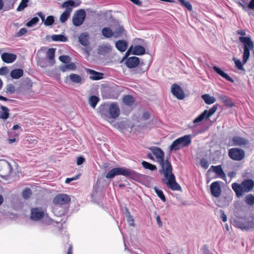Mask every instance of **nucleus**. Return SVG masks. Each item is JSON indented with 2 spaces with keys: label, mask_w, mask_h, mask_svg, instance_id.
Here are the masks:
<instances>
[{
  "label": "nucleus",
  "mask_w": 254,
  "mask_h": 254,
  "mask_svg": "<svg viewBox=\"0 0 254 254\" xmlns=\"http://www.w3.org/2000/svg\"><path fill=\"white\" fill-rule=\"evenodd\" d=\"M156 157L157 162L161 167L159 170L160 173L164 174V178L162 181L166 184L168 188L172 190H181V186L176 182L174 174L172 173L173 169L171 163L168 159L164 160V153L159 147L153 146L149 148Z\"/></svg>",
  "instance_id": "obj_1"
},
{
  "label": "nucleus",
  "mask_w": 254,
  "mask_h": 254,
  "mask_svg": "<svg viewBox=\"0 0 254 254\" xmlns=\"http://www.w3.org/2000/svg\"><path fill=\"white\" fill-rule=\"evenodd\" d=\"M239 40L244 45L243 61L242 62L236 58H234L233 60L236 67L239 70L245 71L243 65L248 61L250 57V51L254 48V45L250 37L241 36L239 37Z\"/></svg>",
  "instance_id": "obj_2"
},
{
  "label": "nucleus",
  "mask_w": 254,
  "mask_h": 254,
  "mask_svg": "<svg viewBox=\"0 0 254 254\" xmlns=\"http://www.w3.org/2000/svg\"><path fill=\"white\" fill-rule=\"evenodd\" d=\"M117 175H123L126 177L135 180L139 177L140 174L131 169L124 167H116L108 172L106 175V178L112 179Z\"/></svg>",
  "instance_id": "obj_3"
},
{
  "label": "nucleus",
  "mask_w": 254,
  "mask_h": 254,
  "mask_svg": "<svg viewBox=\"0 0 254 254\" xmlns=\"http://www.w3.org/2000/svg\"><path fill=\"white\" fill-rule=\"evenodd\" d=\"M254 186V181L248 179L243 181L241 184L233 183L232 185L233 190L238 197L242 196L245 192L250 191Z\"/></svg>",
  "instance_id": "obj_4"
},
{
  "label": "nucleus",
  "mask_w": 254,
  "mask_h": 254,
  "mask_svg": "<svg viewBox=\"0 0 254 254\" xmlns=\"http://www.w3.org/2000/svg\"><path fill=\"white\" fill-rule=\"evenodd\" d=\"M191 142L190 135H185L175 139L170 146V149L174 151L179 150L182 147L189 146Z\"/></svg>",
  "instance_id": "obj_5"
},
{
  "label": "nucleus",
  "mask_w": 254,
  "mask_h": 254,
  "mask_svg": "<svg viewBox=\"0 0 254 254\" xmlns=\"http://www.w3.org/2000/svg\"><path fill=\"white\" fill-rule=\"evenodd\" d=\"M235 225L242 230L249 231L254 229V218L249 217L239 219L235 221Z\"/></svg>",
  "instance_id": "obj_6"
},
{
  "label": "nucleus",
  "mask_w": 254,
  "mask_h": 254,
  "mask_svg": "<svg viewBox=\"0 0 254 254\" xmlns=\"http://www.w3.org/2000/svg\"><path fill=\"white\" fill-rule=\"evenodd\" d=\"M108 113L109 116L104 113H101L102 116L105 119L117 118L120 115V108L116 103L111 104L108 108Z\"/></svg>",
  "instance_id": "obj_7"
},
{
  "label": "nucleus",
  "mask_w": 254,
  "mask_h": 254,
  "mask_svg": "<svg viewBox=\"0 0 254 254\" xmlns=\"http://www.w3.org/2000/svg\"><path fill=\"white\" fill-rule=\"evenodd\" d=\"M228 155L233 160L241 161L245 157V152L241 148H232L229 150Z\"/></svg>",
  "instance_id": "obj_8"
},
{
  "label": "nucleus",
  "mask_w": 254,
  "mask_h": 254,
  "mask_svg": "<svg viewBox=\"0 0 254 254\" xmlns=\"http://www.w3.org/2000/svg\"><path fill=\"white\" fill-rule=\"evenodd\" d=\"M86 17V12L83 9L77 10L72 17V23L75 26L82 24Z\"/></svg>",
  "instance_id": "obj_9"
},
{
  "label": "nucleus",
  "mask_w": 254,
  "mask_h": 254,
  "mask_svg": "<svg viewBox=\"0 0 254 254\" xmlns=\"http://www.w3.org/2000/svg\"><path fill=\"white\" fill-rule=\"evenodd\" d=\"M70 201V197L65 194H60L56 195L54 199L53 202L55 205H60L61 206H64Z\"/></svg>",
  "instance_id": "obj_10"
},
{
  "label": "nucleus",
  "mask_w": 254,
  "mask_h": 254,
  "mask_svg": "<svg viewBox=\"0 0 254 254\" xmlns=\"http://www.w3.org/2000/svg\"><path fill=\"white\" fill-rule=\"evenodd\" d=\"M125 64L129 68H134L138 65L139 66H142L144 64L142 62H140L139 59L138 57L134 56L127 58L126 60Z\"/></svg>",
  "instance_id": "obj_11"
},
{
  "label": "nucleus",
  "mask_w": 254,
  "mask_h": 254,
  "mask_svg": "<svg viewBox=\"0 0 254 254\" xmlns=\"http://www.w3.org/2000/svg\"><path fill=\"white\" fill-rule=\"evenodd\" d=\"M171 92L178 99L182 100L185 97V93L181 87L178 84H173L171 86Z\"/></svg>",
  "instance_id": "obj_12"
},
{
  "label": "nucleus",
  "mask_w": 254,
  "mask_h": 254,
  "mask_svg": "<svg viewBox=\"0 0 254 254\" xmlns=\"http://www.w3.org/2000/svg\"><path fill=\"white\" fill-rule=\"evenodd\" d=\"M219 183L218 181L214 182L210 186L211 193L215 198L219 197L221 194V189Z\"/></svg>",
  "instance_id": "obj_13"
},
{
  "label": "nucleus",
  "mask_w": 254,
  "mask_h": 254,
  "mask_svg": "<svg viewBox=\"0 0 254 254\" xmlns=\"http://www.w3.org/2000/svg\"><path fill=\"white\" fill-rule=\"evenodd\" d=\"M44 216V212L43 210L39 208H34L31 210V220L38 221L41 219Z\"/></svg>",
  "instance_id": "obj_14"
},
{
  "label": "nucleus",
  "mask_w": 254,
  "mask_h": 254,
  "mask_svg": "<svg viewBox=\"0 0 254 254\" xmlns=\"http://www.w3.org/2000/svg\"><path fill=\"white\" fill-rule=\"evenodd\" d=\"M2 61L6 64H10L14 62L17 59V56L12 53H3L1 55Z\"/></svg>",
  "instance_id": "obj_15"
},
{
  "label": "nucleus",
  "mask_w": 254,
  "mask_h": 254,
  "mask_svg": "<svg viewBox=\"0 0 254 254\" xmlns=\"http://www.w3.org/2000/svg\"><path fill=\"white\" fill-rule=\"evenodd\" d=\"M53 212L56 216L61 217L66 213L67 208L65 206L54 204L53 207Z\"/></svg>",
  "instance_id": "obj_16"
},
{
  "label": "nucleus",
  "mask_w": 254,
  "mask_h": 254,
  "mask_svg": "<svg viewBox=\"0 0 254 254\" xmlns=\"http://www.w3.org/2000/svg\"><path fill=\"white\" fill-rule=\"evenodd\" d=\"M232 141L234 145L240 146L246 145L249 142L248 139L239 136L233 137Z\"/></svg>",
  "instance_id": "obj_17"
},
{
  "label": "nucleus",
  "mask_w": 254,
  "mask_h": 254,
  "mask_svg": "<svg viewBox=\"0 0 254 254\" xmlns=\"http://www.w3.org/2000/svg\"><path fill=\"white\" fill-rule=\"evenodd\" d=\"M0 166L3 168V174L4 176L9 175L12 170V168L10 163L6 161L3 160L0 163Z\"/></svg>",
  "instance_id": "obj_18"
},
{
  "label": "nucleus",
  "mask_w": 254,
  "mask_h": 254,
  "mask_svg": "<svg viewBox=\"0 0 254 254\" xmlns=\"http://www.w3.org/2000/svg\"><path fill=\"white\" fill-rule=\"evenodd\" d=\"M89 35L87 32H83L78 37V41L83 46H87L89 44Z\"/></svg>",
  "instance_id": "obj_19"
},
{
  "label": "nucleus",
  "mask_w": 254,
  "mask_h": 254,
  "mask_svg": "<svg viewBox=\"0 0 254 254\" xmlns=\"http://www.w3.org/2000/svg\"><path fill=\"white\" fill-rule=\"evenodd\" d=\"M112 46L109 44H103L98 47L97 53L101 55H104L111 51Z\"/></svg>",
  "instance_id": "obj_20"
},
{
  "label": "nucleus",
  "mask_w": 254,
  "mask_h": 254,
  "mask_svg": "<svg viewBox=\"0 0 254 254\" xmlns=\"http://www.w3.org/2000/svg\"><path fill=\"white\" fill-rule=\"evenodd\" d=\"M214 201L215 204L220 207L219 209L216 208L215 209V214L219 218L222 219V209H221L222 207V201L219 199V197H217L215 198Z\"/></svg>",
  "instance_id": "obj_21"
},
{
  "label": "nucleus",
  "mask_w": 254,
  "mask_h": 254,
  "mask_svg": "<svg viewBox=\"0 0 254 254\" xmlns=\"http://www.w3.org/2000/svg\"><path fill=\"white\" fill-rule=\"evenodd\" d=\"M69 78L71 81L74 84L80 85L83 82L81 76L75 73L70 74L69 75Z\"/></svg>",
  "instance_id": "obj_22"
},
{
  "label": "nucleus",
  "mask_w": 254,
  "mask_h": 254,
  "mask_svg": "<svg viewBox=\"0 0 254 254\" xmlns=\"http://www.w3.org/2000/svg\"><path fill=\"white\" fill-rule=\"evenodd\" d=\"M55 49L53 48L49 49L47 52V57L50 61V65L51 66L55 63Z\"/></svg>",
  "instance_id": "obj_23"
},
{
  "label": "nucleus",
  "mask_w": 254,
  "mask_h": 254,
  "mask_svg": "<svg viewBox=\"0 0 254 254\" xmlns=\"http://www.w3.org/2000/svg\"><path fill=\"white\" fill-rule=\"evenodd\" d=\"M116 47L120 52H125L127 48V43L124 40H119L116 43Z\"/></svg>",
  "instance_id": "obj_24"
},
{
  "label": "nucleus",
  "mask_w": 254,
  "mask_h": 254,
  "mask_svg": "<svg viewBox=\"0 0 254 254\" xmlns=\"http://www.w3.org/2000/svg\"><path fill=\"white\" fill-rule=\"evenodd\" d=\"M208 173L213 172L219 177H222V165L218 166H211L208 170Z\"/></svg>",
  "instance_id": "obj_25"
},
{
  "label": "nucleus",
  "mask_w": 254,
  "mask_h": 254,
  "mask_svg": "<svg viewBox=\"0 0 254 254\" xmlns=\"http://www.w3.org/2000/svg\"><path fill=\"white\" fill-rule=\"evenodd\" d=\"M88 72L92 75L90 76V78L94 80H100L103 78V74L100 72H98L92 69H88Z\"/></svg>",
  "instance_id": "obj_26"
},
{
  "label": "nucleus",
  "mask_w": 254,
  "mask_h": 254,
  "mask_svg": "<svg viewBox=\"0 0 254 254\" xmlns=\"http://www.w3.org/2000/svg\"><path fill=\"white\" fill-rule=\"evenodd\" d=\"M132 54L134 55H142L145 53V48L140 45L135 46L133 48Z\"/></svg>",
  "instance_id": "obj_27"
},
{
  "label": "nucleus",
  "mask_w": 254,
  "mask_h": 254,
  "mask_svg": "<svg viewBox=\"0 0 254 254\" xmlns=\"http://www.w3.org/2000/svg\"><path fill=\"white\" fill-rule=\"evenodd\" d=\"M10 76L13 79H18L23 74V70L22 69H14L11 71Z\"/></svg>",
  "instance_id": "obj_28"
},
{
  "label": "nucleus",
  "mask_w": 254,
  "mask_h": 254,
  "mask_svg": "<svg viewBox=\"0 0 254 254\" xmlns=\"http://www.w3.org/2000/svg\"><path fill=\"white\" fill-rule=\"evenodd\" d=\"M71 11V8H66L65 11L61 15L60 17V20L62 23H64L66 21H67Z\"/></svg>",
  "instance_id": "obj_29"
},
{
  "label": "nucleus",
  "mask_w": 254,
  "mask_h": 254,
  "mask_svg": "<svg viewBox=\"0 0 254 254\" xmlns=\"http://www.w3.org/2000/svg\"><path fill=\"white\" fill-rule=\"evenodd\" d=\"M0 109L1 111H0V119L4 120L8 119L9 118V109L5 106H1L0 107Z\"/></svg>",
  "instance_id": "obj_30"
},
{
  "label": "nucleus",
  "mask_w": 254,
  "mask_h": 254,
  "mask_svg": "<svg viewBox=\"0 0 254 254\" xmlns=\"http://www.w3.org/2000/svg\"><path fill=\"white\" fill-rule=\"evenodd\" d=\"M102 34L106 38H110L114 36L113 30L108 27H104L102 29Z\"/></svg>",
  "instance_id": "obj_31"
},
{
  "label": "nucleus",
  "mask_w": 254,
  "mask_h": 254,
  "mask_svg": "<svg viewBox=\"0 0 254 254\" xmlns=\"http://www.w3.org/2000/svg\"><path fill=\"white\" fill-rule=\"evenodd\" d=\"M201 98L204 100V102L208 105L212 104L216 101V99L214 97L210 96L208 94L202 95L201 96Z\"/></svg>",
  "instance_id": "obj_32"
},
{
  "label": "nucleus",
  "mask_w": 254,
  "mask_h": 254,
  "mask_svg": "<svg viewBox=\"0 0 254 254\" xmlns=\"http://www.w3.org/2000/svg\"><path fill=\"white\" fill-rule=\"evenodd\" d=\"M123 101L128 106H132L134 102L133 97L130 95H125L123 99Z\"/></svg>",
  "instance_id": "obj_33"
},
{
  "label": "nucleus",
  "mask_w": 254,
  "mask_h": 254,
  "mask_svg": "<svg viewBox=\"0 0 254 254\" xmlns=\"http://www.w3.org/2000/svg\"><path fill=\"white\" fill-rule=\"evenodd\" d=\"M52 39L54 41L66 42L68 41L67 38L64 35H54L52 36Z\"/></svg>",
  "instance_id": "obj_34"
},
{
  "label": "nucleus",
  "mask_w": 254,
  "mask_h": 254,
  "mask_svg": "<svg viewBox=\"0 0 254 254\" xmlns=\"http://www.w3.org/2000/svg\"><path fill=\"white\" fill-rule=\"evenodd\" d=\"M141 164L143 167L145 169H148L152 171L157 170V167L155 165L151 164L145 161H143L141 162Z\"/></svg>",
  "instance_id": "obj_35"
},
{
  "label": "nucleus",
  "mask_w": 254,
  "mask_h": 254,
  "mask_svg": "<svg viewBox=\"0 0 254 254\" xmlns=\"http://www.w3.org/2000/svg\"><path fill=\"white\" fill-rule=\"evenodd\" d=\"M125 30L122 26H119L116 29L114 33V37L118 38L121 37L124 33Z\"/></svg>",
  "instance_id": "obj_36"
},
{
  "label": "nucleus",
  "mask_w": 254,
  "mask_h": 254,
  "mask_svg": "<svg viewBox=\"0 0 254 254\" xmlns=\"http://www.w3.org/2000/svg\"><path fill=\"white\" fill-rule=\"evenodd\" d=\"M99 101V98L95 95L91 96L89 99V104L93 108H95Z\"/></svg>",
  "instance_id": "obj_37"
},
{
  "label": "nucleus",
  "mask_w": 254,
  "mask_h": 254,
  "mask_svg": "<svg viewBox=\"0 0 254 254\" xmlns=\"http://www.w3.org/2000/svg\"><path fill=\"white\" fill-rule=\"evenodd\" d=\"M245 202L248 205L254 204V196L252 194L247 195L245 197Z\"/></svg>",
  "instance_id": "obj_38"
},
{
  "label": "nucleus",
  "mask_w": 254,
  "mask_h": 254,
  "mask_svg": "<svg viewBox=\"0 0 254 254\" xmlns=\"http://www.w3.org/2000/svg\"><path fill=\"white\" fill-rule=\"evenodd\" d=\"M154 190H155V192L157 194V196L161 199V200L164 202H166V197L164 195L163 191L156 187H154Z\"/></svg>",
  "instance_id": "obj_39"
},
{
  "label": "nucleus",
  "mask_w": 254,
  "mask_h": 254,
  "mask_svg": "<svg viewBox=\"0 0 254 254\" xmlns=\"http://www.w3.org/2000/svg\"><path fill=\"white\" fill-rule=\"evenodd\" d=\"M206 113V111H203L193 121V123L194 124H197L203 121L204 119H206V117L205 116Z\"/></svg>",
  "instance_id": "obj_40"
},
{
  "label": "nucleus",
  "mask_w": 254,
  "mask_h": 254,
  "mask_svg": "<svg viewBox=\"0 0 254 254\" xmlns=\"http://www.w3.org/2000/svg\"><path fill=\"white\" fill-rule=\"evenodd\" d=\"M44 22L46 26H51L55 22V18L52 15L48 16Z\"/></svg>",
  "instance_id": "obj_41"
},
{
  "label": "nucleus",
  "mask_w": 254,
  "mask_h": 254,
  "mask_svg": "<svg viewBox=\"0 0 254 254\" xmlns=\"http://www.w3.org/2000/svg\"><path fill=\"white\" fill-rule=\"evenodd\" d=\"M29 0H22L17 8V11H21L27 6V2Z\"/></svg>",
  "instance_id": "obj_42"
},
{
  "label": "nucleus",
  "mask_w": 254,
  "mask_h": 254,
  "mask_svg": "<svg viewBox=\"0 0 254 254\" xmlns=\"http://www.w3.org/2000/svg\"><path fill=\"white\" fill-rule=\"evenodd\" d=\"M217 109V105H214L212 108H211L208 111L205 110L204 111H206L207 113L205 115L206 119L211 116L216 111Z\"/></svg>",
  "instance_id": "obj_43"
},
{
  "label": "nucleus",
  "mask_w": 254,
  "mask_h": 254,
  "mask_svg": "<svg viewBox=\"0 0 254 254\" xmlns=\"http://www.w3.org/2000/svg\"><path fill=\"white\" fill-rule=\"evenodd\" d=\"M181 3L182 5L185 6L187 9L189 11H191L192 10V7L191 3L186 0H178Z\"/></svg>",
  "instance_id": "obj_44"
},
{
  "label": "nucleus",
  "mask_w": 254,
  "mask_h": 254,
  "mask_svg": "<svg viewBox=\"0 0 254 254\" xmlns=\"http://www.w3.org/2000/svg\"><path fill=\"white\" fill-rule=\"evenodd\" d=\"M32 194V191L30 188H26L22 192V196L24 198L28 199Z\"/></svg>",
  "instance_id": "obj_45"
},
{
  "label": "nucleus",
  "mask_w": 254,
  "mask_h": 254,
  "mask_svg": "<svg viewBox=\"0 0 254 254\" xmlns=\"http://www.w3.org/2000/svg\"><path fill=\"white\" fill-rule=\"evenodd\" d=\"M39 21V19L37 17H34L32 18L30 21L27 22L26 24V25L28 27H32L37 23Z\"/></svg>",
  "instance_id": "obj_46"
},
{
  "label": "nucleus",
  "mask_w": 254,
  "mask_h": 254,
  "mask_svg": "<svg viewBox=\"0 0 254 254\" xmlns=\"http://www.w3.org/2000/svg\"><path fill=\"white\" fill-rule=\"evenodd\" d=\"M75 2L72 0H67L64 1L62 5V7L64 8H69V6H74Z\"/></svg>",
  "instance_id": "obj_47"
},
{
  "label": "nucleus",
  "mask_w": 254,
  "mask_h": 254,
  "mask_svg": "<svg viewBox=\"0 0 254 254\" xmlns=\"http://www.w3.org/2000/svg\"><path fill=\"white\" fill-rule=\"evenodd\" d=\"M209 164L210 163L207 159L205 158H202L200 159V165L203 169H207L209 166Z\"/></svg>",
  "instance_id": "obj_48"
},
{
  "label": "nucleus",
  "mask_w": 254,
  "mask_h": 254,
  "mask_svg": "<svg viewBox=\"0 0 254 254\" xmlns=\"http://www.w3.org/2000/svg\"><path fill=\"white\" fill-rule=\"evenodd\" d=\"M59 59L61 62L65 64L68 63L71 61L70 57L66 55L61 56L59 57Z\"/></svg>",
  "instance_id": "obj_49"
},
{
  "label": "nucleus",
  "mask_w": 254,
  "mask_h": 254,
  "mask_svg": "<svg viewBox=\"0 0 254 254\" xmlns=\"http://www.w3.org/2000/svg\"><path fill=\"white\" fill-rule=\"evenodd\" d=\"M15 88L12 84H9L6 86V91L7 93L12 94L15 92Z\"/></svg>",
  "instance_id": "obj_50"
},
{
  "label": "nucleus",
  "mask_w": 254,
  "mask_h": 254,
  "mask_svg": "<svg viewBox=\"0 0 254 254\" xmlns=\"http://www.w3.org/2000/svg\"><path fill=\"white\" fill-rule=\"evenodd\" d=\"M223 104L227 107H231L233 105V103L228 97L223 96Z\"/></svg>",
  "instance_id": "obj_51"
},
{
  "label": "nucleus",
  "mask_w": 254,
  "mask_h": 254,
  "mask_svg": "<svg viewBox=\"0 0 254 254\" xmlns=\"http://www.w3.org/2000/svg\"><path fill=\"white\" fill-rule=\"evenodd\" d=\"M27 30L25 28H22L19 30V31L18 32H17L16 33L15 36L16 37H21V36H23V35H24L25 34H26L27 33Z\"/></svg>",
  "instance_id": "obj_52"
},
{
  "label": "nucleus",
  "mask_w": 254,
  "mask_h": 254,
  "mask_svg": "<svg viewBox=\"0 0 254 254\" xmlns=\"http://www.w3.org/2000/svg\"><path fill=\"white\" fill-rule=\"evenodd\" d=\"M80 176V175L78 174V175H76L75 177L67 178L65 181V183L66 184H68L72 181H74V180H76L78 179Z\"/></svg>",
  "instance_id": "obj_53"
},
{
  "label": "nucleus",
  "mask_w": 254,
  "mask_h": 254,
  "mask_svg": "<svg viewBox=\"0 0 254 254\" xmlns=\"http://www.w3.org/2000/svg\"><path fill=\"white\" fill-rule=\"evenodd\" d=\"M8 72V68L6 66H3L0 68V75H4Z\"/></svg>",
  "instance_id": "obj_54"
},
{
  "label": "nucleus",
  "mask_w": 254,
  "mask_h": 254,
  "mask_svg": "<svg viewBox=\"0 0 254 254\" xmlns=\"http://www.w3.org/2000/svg\"><path fill=\"white\" fill-rule=\"evenodd\" d=\"M202 253L201 254H213L208 250L206 245H204L201 249Z\"/></svg>",
  "instance_id": "obj_55"
},
{
  "label": "nucleus",
  "mask_w": 254,
  "mask_h": 254,
  "mask_svg": "<svg viewBox=\"0 0 254 254\" xmlns=\"http://www.w3.org/2000/svg\"><path fill=\"white\" fill-rule=\"evenodd\" d=\"M85 158L83 157L79 156L77 158L76 164L77 165H80L82 164L85 162Z\"/></svg>",
  "instance_id": "obj_56"
},
{
  "label": "nucleus",
  "mask_w": 254,
  "mask_h": 254,
  "mask_svg": "<svg viewBox=\"0 0 254 254\" xmlns=\"http://www.w3.org/2000/svg\"><path fill=\"white\" fill-rule=\"evenodd\" d=\"M127 221L129 222V225L134 226V220L133 217L130 215H129L127 217Z\"/></svg>",
  "instance_id": "obj_57"
},
{
  "label": "nucleus",
  "mask_w": 254,
  "mask_h": 254,
  "mask_svg": "<svg viewBox=\"0 0 254 254\" xmlns=\"http://www.w3.org/2000/svg\"><path fill=\"white\" fill-rule=\"evenodd\" d=\"M213 69L220 76H222V70L220 68L217 67L216 66H214L213 67Z\"/></svg>",
  "instance_id": "obj_58"
},
{
  "label": "nucleus",
  "mask_w": 254,
  "mask_h": 254,
  "mask_svg": "<svg viewBox=\"0 0 254 254\" xmlns=\"http://www.w3.org/2000/svg\"><path fill=\"white\" fill-rule=\"evenodd\" d=\"M223 78H225L226 80H227L231 82H234V80L232 78H231L227 74L224 73V72H223Z\"/></svg>",
  "instance_id": "obj_59"
},
{
  "label": "nucleus",
  "mask_w": 254,
  "mask_h": 254,
  "mask_svg": "<svg viewBox=\"0 0 254 254\" xmlns=\"http://www.w3.org/2000/svg\"><path fill=\"white\" fill-rule=\"evenodd\" d=\"M132 48V46H131L129 49L126 52V54H125V55L123 58V60H125L127 58H128L127 57L129 56V55L130 54V52H131V49Z\"/></svg>",
  "instance_id": "obj_60"
},
{
  "label": "nucleus",
  "mask_w": 254,
  "mask_h": 254,
  "mask_svg": "<svg viewBox=\"0 0 254 254\" xmlns=\"http://www.w3.org/2000/svg\"><path fill=\"white\" fill-rule=\"evenodd\" d=\"M59 69L63 71V72H65L67 70H68V66L67 65V64H64V65H61L60 67H59Z\"/></svg>",
  "instance_id": "obj_61"
},
{
  "label": "nucleus",
  "mask_w": 254,
  "mask_h": 254,
  "mask_svg": "<svg viewBox=\"0 0 254 254\" xmlns=\"http://www.w3.org/2000/svg\"><path fill=\"white\" fill-rule=\"evenodd\" d=\"M142 118L143 119H144L145 120L149 119V118H150V114H149V113L148 112H144L143 114Z\"/></svg>",
  "instance_id": "obj_62"
},
{
  "label": "nucleus",
  "mask_w": 254,
  "mask_h": 254,
  "mask_svg": "<svg viewBox=\"0 0 254 254\" xmlns=\"http://www.w3.org/2000/svg\"><path fill=\"white\" fill-rule=\"evenodd\" d=\"M132 2H133L134 4L138 5V6H141L142 5V2L140 0H130Z\"/></svg>",
  "instance_id": "obj_63"
},
{
  "label": "nucleus",
  "mask_w": 254,
  "mask_h": 254,
  "mask_svg": "<svg viewBox=\"0 0 254 254\" xmlns=\"http://www.w3.org/2000/svg\"><path fill=\"white\" fill-rule=\"evenodd\" d=\"M248 7L254 9V0H251L248 4Z\"/></svg>",
  "instance_id": "obj_64"
}]
</instances>
